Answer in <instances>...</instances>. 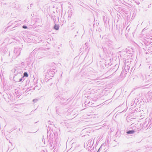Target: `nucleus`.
<instances>
[{
	"instance_id": "7ed1b4c3",
	"label": "nucleus",
	"mask_w": 152,
	"mask_h": 152,
	"mask_svg": "<svg viewBox=\"0 0 152 152\" xmlns=\"http://www.w3.org/2000/svg\"><path fill=\"white\" fill-rule=\"evenodd\" d=\"M24 77H27L28 76V75L27 72H24L23 74Z\"/></svg>"
},
{
	"instance_id": "f257e3e1",
	"label": "nucleus",
	"mask_w": 152,
	"mask_h": 152,
	"mask_svg": "<svg viewBox=\"0 0 152 152\" xmlns=\"http://www.w3.org/2000/svg\"><path fill=\"white\" fill-rule=\"evenodd\" d=\"M134 130H130L127 131L126 133L128 134H133L134 132Z\"/></svg>"
},
{
	"instance_id": "f03ea898",
	"label": "nucleus",
	"mask_w": 152,
	"mask_h": 152,
	"mask_svg": "<svg viewBox=\"0 0 152 152\" xmlns=\"http://www.w3.org/2000/svg\"><path fill=\"white\" fill-rule=\"evenodd\" d=\"M54 28L56 30H58L59 29V26L57 25H55L54 26Z\"/></svg>"
},
{
	"instance_id": "20e7f679",
	"label": "nucleus",
	"mask_w": 152,
	"mask_h": 152,
	"mask_svg": "<svg viewBox=\"0 0 152 152\" xmlns=\"http://www.w3.org/2000/svg\"><path fill=\"white\" fill-rule=\"evenodd\" d=\"M23 28H27V27L25 26H23Z\"/></svg>"
}]
</instances>
